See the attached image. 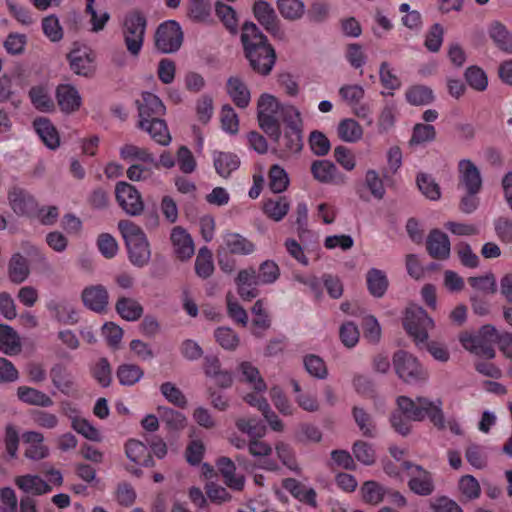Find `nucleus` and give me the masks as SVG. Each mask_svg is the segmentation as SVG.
<instances>
[{
    "instance_id": "nucleus-1",
    "label": "nucleus",
    "mask_w": 512,
    "mask_h": 512,
    "mask_svg": "<svg viewBox=\"0 0 512 512\" xmlns=\"http://www.w3.org/2000/svg\"><path fill=\"white\" fill-rule=\"evenodd\" d=\"M241 43L251 69L261 76H268L276 63V52L256 24H243Z\"/></svg>"
},
{
    "instance_id": "nucleus-2",
    "label": "nucleus",
    "mask_w": 512,
    "mask_h": 512,
    "mask_svg": "<svg viewBox=\"0 0 512 512\" xmlns=\"http://www.w3.org/2000/svg\"><path fill=\"white\" fill-rule=\"evenodd\" d=\"M118 229L125 240L128 258L138 267H145L151 258L150 244L143 229L130 220H121Z\"/></svg>"
},
{
    "instance_id": "nucleus-3",
    "label": "nucleus",
    "mask_w": 512,
    "mask_h": 512,
    "mask_svg": "<svg viewBox=\"0 0 512 512\" xmlns=\"http://www.w3.org/2000/svg\"><path fill=\"white\" fill-rule=\"evenodd\" d=\"M399 410L412 421H423L426 417L439 429H444L445 420L442 411V401H431L426 397H417L415 400L407 396L397 398Z\"/></svg>"
},
{
    "instance_id": "nucleus-4",
    "label": "nucleus",
    "mask_w": 512,
    "mask_h": 512,
    "mask_svg": "<svg viewBox=\"0 0 512 512\" xmlns=\"http://www.w3.org/2000/svg\"><path fill=\"white\" fill-rule=\"evenodd\" d=\"M282 108L283 104L268 93L261 94L257 102L259 126L273 140H278L280 137L279 116Z\"/></svg>"
},
{
    "instance_id": "nucleus-5",
    "label": "nucleus",
    "mask_w": 512,
    "mask_h": 512,
    "mask_svg": "<svg viewBox=\"0 0 512 512\" xmlns=\"http://www.w3.org/2000/svg\"><path fill=\"white\" fill-rule=\"evenodd\" d=\"M435 326L434 321L427 312L420 306H410L405 311L403 327L410 337L413 338L417 348L421 349L422 344L428 340V331Z\"/></svg>"
},
{
    "instance_id": "nucleus-6",
    "label": "nucleus",
    "mask_w": 512,
    "mask_h": 512,
    "mask_svg": "<svg viewBox=\"0 0 512 512\" xmlns=\"http://www.w3.org/2000/svg\"><path fill=\"white\" fill-rule=\"evenodd\" d=\"M146 26V17L139 10L129 12L124 18L122 28L124 43L127 51L134 57H137L142 50Z\"/></svg>"
},
{
    "instance_id": "nucleus-7",
    "label": "nucleus",
    "mask_w": 512,
    "mask_h": 512,
    "mask_svg": "<svg viewBox=\"0 0 512 512\" xmlns=\"http://www.w3.org/2000/svg\"><path fill=\"white\" fill-rule=\"evenodd\" d=\"M393 364L398 377L407 384H418L428 378L427 371L418 359L407 351H397L393 356Z\"/></svg>"
},
{
    "instance_id": "nucleus-8",
    "label": "nucleus",
    "mask_w": 512,
    "mask_h": 512,
    "mask_svg": "<svg viewBox=\"0 0 512 512\" xmlns=\"http://www.w3.org/2000/svg\"><path fill=\"white\" fill-rule=\"evenodd\" d=\"M183 41V32L178 22L168 20L159 25L155 33V45L163 53L177 51Z\"/></svg>"
},
{
    "instance_id": "nucleus-9",
    "label": "nucleus",
    "mask_w": 512,
    "mask_h": 512,
    "mask_svg": "<svg viewBox=\"0 0 512 512\" xmlns=\"http://www.w3.org/2000/svg\"><path fill=\"white\" fill-rule=\"evenodd\" d=\"M118 205L130 216H138L144 210V202L140 192L130 183L120 181L115 187Z\"/></svg>"
},
{
    "instance_id": "nucleus-10",
    "label": "nucleus",
    "mask_w": 512,
    "mask_h": 512,
    "mask_svg": "<svg viewBox=\"0 0 512 512\" xmlns=\"http://www.w3.org/2000/svg\"><path fill=\"white\" fill-rule=\"evenodd\" d=\"M253 12L258 22L274 37L284 38V31L280 27L279 19L273 7L266 1H257L253 6Z\"/></svg>"
},
{
    "instance_id": "nucleus-11",
    "label": "nucleus",
    "mask_w": 512,
    "mask_h": 512,
    "mask_svg": "<svg viewBox=\"0 0 512 512\" xmlns=\"http://www.w3.org/2000/svg\"><path fill=\"white\" fill-rule=\"evenodd\" d=\"M459 187L465 191L480 192L482 177L477 166L469 159H462L458 163Z\"/></svg>"
},
{
    "instance_id": "nucleus-12",
    "label": "nucleus",
    "mask_w": 512,
    "mask_h": 512,
    "mask_svg": "<svg viewBox=\"0 0 512 512\" xmlns=\"http://www.w3.org/2000/svg\"><path fill=\"white\" fill-rule=\"evenodd\" d=\"M8 200L12 210L20 216H31L37 210L35 198L19 187H13L8 192Z\"/></svg>"
},
{
    "instance_id": "nucleus-13",
    "label": "nucleus",
    "mask_w": 512,
    "mask_h": 512,
    "mask_svg": "<svg viewBox=\"0 0 512 512\" xmlns=\"http://www.w3.org/2000/svg\"><path fill=\"white\" fill-rule=\"evenodd\" d=\"M235 283L239 296L245 301H251L258 296L257 285L260 284L254 268L250 267L239 271Z\"/></svg>"
},
{
    "instance_id": "nucleus-14",
    "label": "nucleus",
    "mask_w": 512,
    "mask_h": 512,
    "mask_svg": "<svg viewBox=\"0 0 512 512\" xmlns=\"http://www.w3.org/2000/svg\"><path fill=\"white\" fill-rule=\"evenodd\" d=\"M139 120L155 119L165 114V106L161 99L153 93L144 92L136 101Z\"/></svg>"
},
{
    "instance_id": "nucleus-15",
    "label": "nucleus",
    "mask_w": 512,
    "mask_h": 512,
    "mask_svg": "<svg viewBox=\"0 0 512 512\" xmlns=\"http://www.w3.org/2000/svg\"><path fill=\"white\" fill-rule=\"evenodd\" d=\"M22 440L28 447L25 450V457L34 461L42 460L49 456V448L44 444V435L37 431H26Z\"/></svg>"
},
{
    "instance_id": "nucleus-16",
    "label": "nucleus",
    "mask_w": 512,
    "mask_h": 512,
    "mask_svg": "<svg viewBox=\"0 0 512 512\" xmlns=\"http://www.w3.org/2000/svg\"><path fill=\"white\" fill-rule=\"evenodd\" d=\"M282 487L300 502L313 508L317 507V493L314 488L306 487L295 478L283 479Z\"/></svg>"
},
{
    "instance_id": "nucleus-17",
    "label": "nucleus",
    "mask_w": 512,
    "mask_h": 512,
    "mask_svg": "<svg viewBox=\"0 0 512 512\" xmlns=\"http://www.w3.org/2000/svg\"><path fill=\"white\" fill-rule=\"evenodd\" d=\"M56 98L61 111L67 114L77 111L82 104V98L78 90L69 84H62L57 87Z\"/></svg>"
},
{
    "instance_id": "nucleus-18",
    "label": "nucleus",
    "mask_w": 512,
    "mask_h": 512,
    "mask_svg": "<svg viewBox=\"0 0 512 512\" xmlns=\"http://www.w3.org/2000/svg\"><path fill=\"white\" fill-rule=\"evenodd\" d=\"M427 251L432 258L444 260L450 255V241L448 236L438 230L433 229L426 240Z\"/></svg>"
},
{
    "instance_id": "nucleus-19",
    "label": "nucleus",
    "mask_w": 512,
    "mask_h": 512,
    "mask_svg": "<svg viewBox=\"0 0 512 512\" xmlns=\"http://www.w3.org/2000/svg\"><path fill=\"white\" fill-rule=\"evenodd\" d=\"M70 67L77 75L88 77L94 71L93 61L94 58L91 52L87 49H73L67 56Z\"/></svg>"
},
{
    "instance_id": "nucleus-20",
    "label": "nucleus",
    "mask_w": 512,
    "mask_h": 512,
    "mask_svg": "<svg viewBox=\"0 0 512 512\" xmlns=\"http://www.w3.org/2000/svg\"><path fill=\"white\" fill-rule=\"evenodd\" d=\"M82 301L90 310L101 313L107 307L108 292L102 285L86 287L82 292Z\"/></svg>"
},
{
    "instance_id": "nucleus-21",
    "label": "nucleus",
    "mask_w": 512,
    "mask_h": 512,
    "mask_svg": "<svg viewBox=\"0 0 512 512\" xmlns=\"http://www.w3.org/2000/svg\"><path fill=\"white\" fill-rule=\"evenodd\" d=\"M415 474L408 481L409 489L419 496H429L435 490L432 474L422 466H415Z\"/></svg>"
},
{
    "instance_id": "nucleus-22",
    "label": "nucleus",
    "mask_w": 512,
    "mask_h": 512,
    "mask_svg": "<svg viewBox=\"0 0 512 512\" xmlns=\"http://www.w3.org/2000/svg\"><path fill=\"white\" fill-rule=\"evenodd\" d=\"M139 128L148 132L151 138L162 146H167L171 142L167 124L161 117L139 120Z\"/></svg>"
},
{
    "instance_id": "nucleus-23",
    "label": "nucleus",
    "mask_w": 512,
    "mask_h": 512,
    "mask_svg": "<svg viewBox=\"0 0 512 512\" xmlns=\"http://www.w3.org/2000/svg\"><path fill=\"white\" fill-rule=\"evenodd\" d=\"M171 242L177 257L181 260L189 259L194 254V244L191 236L180 226L172 229Z\"/></svg>"
},
{
    "instance_id": "nucleus-24",
    "label": "nucleus",
    "mask_w": 512,
    "mask_h": 512,
    "mask_svg": "<svg viewBox=\"0 0 512 512\" xmlns=\"http://www.w3.org/2000/svg\"><path fill=\"white\" fill-rule=\"evenodd\" d=\"M46 307L53 317L62 324L73 325L78 322V313L67 300H50Z\"/></svg>"
},
{
    "instance_id": "nucleus-25",
    "label": "nucleus",
    "mask_w": 512,
    "mask_h": 512,
    "mask_svg": "<svg viewBox=\"0 0 512 512\" xmlns=\"http://www.w3.org/2000/svg\"><path fill=\"white\" fill-rule=\"evenodd\" d=\"M313 177L322 183H341L343 177L335 164L328 160H316L311 165Z\"/></svg>"
},
{
    "instance_id": "nucleus-26",
    "label": "nucleus",
    "mask_w": 512,
    "mask_h": 512,
    "mask_svg": "<svg viewBox=\"0 0 512 512\" xmlns=\"http://www.w3.org/2000/svg\"><path fill=\"white\" fill-rule=\"evenodd\" d=\"M274 141L277 142L280 157H289L302 149V130H285L284 135Z\"/></svg>"
},
{
    "instance_id": "nucleus-27",
    "label": "nucleus",
    "mask_w": 512,
    "mask_h": 512,
    "mask_svg": "<svg viewBox=\"0 0 512 512\" xmlns=\"http://www.w3.org/2000/svg\"><path fill=\"white\" fill-rule=\"evenodd\" d=\"M125 452L127 457L138 465L144 467L154 465V459L147 446L138 440L129 439L125 444Z\"/></svg>"
},
{
    "instance_id": "nucleus-28",
    "label": "nucleus",
    "mask_w": 512,
    "mask_h": 512,
    "mask_svg": "<svg viewBox=\"0 0 512 512\" xmlns=\"http://www.w3.org/2000/svg\"><path fill=\"white\" fill-rule=\"evenodd\" d=\"M227 93L238 108H246L251 100L250 90L239 77H230L227 82Z\"/></svg>"
},
{
    "instance_id": "nucleus-29",
    "label": "nucleus",
    "mask_w": 512,
    "mask_h": 512,
    "mask_svg": "<svg viewBox=\"0 0 512 512\" xmlns=\"http://www.w3.org/2000/svg\"><path fill=\"white\" fill-rule=\"evenodd\" d=\"M53 385L64 395H71L74 391V378L63 364H55L50 370Z\"/></svg>"
},
{
    "instance_id": "nucleus-30",
    "label": "nucleus",
    "mask_w": 512,
    "mask_h": 512,
    "mask_svg": "<svg viewBox=\"0 0 512 512\" xmlns=\"http://www.w3.org/2000/svg\"><path fill=\"white\" fill-rule=\"evenodd\" d=\"M17 397L27 405L43 408L51 407L54 403L49 395L29 386H19L17 388Z\"/></svg>"
},
{
    "instance_id": "nucleus-31",
    "label": "nucleus",
    "mask_w": 512,
    "mask_h": 512,
    "mask_svg": "<svg viewBox=\"0 0 512 512\" xmlns=\"http://www.w3.org/2000/svg\"><path fill=\"white\" fill-rule=\"evenodd\" d=\"M34 129L42 142L50 149H56L60 144L58 132L51 121L39 117L33 122Z\"/></svg>"
},
{
    "instance_id": "nucleus-32",
    "label": "nucleus",
    "mask_w": 512,
    "mask_h": 512,
    "mask_svg": "<svg viewBox=\"0 0 512 512\" xmlns=\"http://www.w3.org/2000/svg\"><path fill=\"white\" fill-rule=\"evenodd\" d=\"M15 484L25 493H32L34 495H43L52 490L51 486L38 475L26 474L17 476Z\"/></svg>"
},
{
    "instance_id": "nucleus-33",
    "label": "nucleus",
    "mask_w": 512,
    "mask_h": 512,
    "mask_svg": "<svg viewBox=\"0 0 512 512\" xmlns=\"http://www.w3.org/2000/svg\"><path fill=\"white\" fill-rule=\"evenodd\" d=\"M251 313L253 315L252 325L254 327L252 334L260 338L263 336V332L271 327V318L263 299H259L254 303Z\"/></svg>"
},
{
    "instance_id": "nucleus-34",
    "label": "nucleus",
    "mask_w": 512,
    "mask_h": 512,
    "mask_svg": "<svg viewBox=\"0 0 512 512\" xmlns=\"http://www.w3.org/2000/svg\"><path fill=\"white\" fill-rule=\"evenodd\" d=\"M488 34L498 49L512 54V35L504 24L499 21L492 22Z\"/></svg>"
},
{
    "instance_id": "nucleus-35",
    "label": "nucleus",
    "mask_w": 512,
    "mask_h": 512,
    "mask_svg": "<svg viewBox=\"0 0 512 512\" xmlns=\"http://www.w3.org/2000/svg\"><path fill=\"white\" fill-rule=\"evenodd\" d=\"M238 374L241 381H244L251 385L256 392H264L267 389V385L264 379L261 377L257 367L248 361H244L238 366Z\"/></svg>"
},
{
    "instance_id": "nucleus-36",
    "label": "nucleus",
    "mask_w": 512,
    "mask_h": 512,
    "mask_svg": "<svg viewBox=\"0 0 512 512\" xmlns=\"http://www.w3.org/2000/svg\"><path fill=\"white\" fill-rule=\"evenodd\" d=\"M366 284L369 293L375 298H381L385 295L389 281L384 271L371 268L366 274Z\"/></svg>"
},
{
    "instance_id": "nucleus-37",
    "label": "nucleus",
    "mask_w": 512,
    "mask_h": 512,
    "mask_svg": "<svg viewBox=\"0 0 512 512\" xmlns=\"http://www.w3.org/2000/svg\"><path fill=\"white\" fill-rule=\"evenodd\" d=\"M0 350L10 356L18 354L21 350L19 336L9 325L0 324Z\"/></svg>"
},
{
    "instance_id": "nucleus-38",
    "label": "nucleus",
    "mask_w": 512,
    "mask_h": 512,
    "mask_svg": "<svg viewBox=\"0 0 512 512\" xmlns=\"http://www.w3.org/2000/svg\"><path fill=\"white\" fill-rule=\"evenodd\" d=\"M353 419L359 428L361 434L366 438H375L377 427L372 416L362 407L354 406L352 408Z\"/></svg>"
},
{
    "instance_id": "nucleus-39",
    "label": "nucleus",
    "mask_w": 512,
    "mask_h": 512,
    "mask_svg": "<svg viewBox=\"0 0 512 512\" xmlns=\"http://www.w3.org/2000/svg\"><path fill=\"white\" fill-rule=\"evenodd\" d=\"M290 203L286 197L275 196L264 202V213L272 220L281 221L288 213Z\"/></svg>"
},
{
    "instance_id": "nucleus-40",
    "label": "nucleus",
    "mask_w": 512,
    "mask_h": 512,
    "mask_svg": "<svg viewBox=\"0 0 512 512\" xmlns=\"http://www.w3.org/2000/svg\"><path fill=\"white\" fill-rule=\"evenodd\" d=\"M8 273L12 282L17 284L24 282L30 273L27 259L20 253L13 254L9 261Z\"/></svg>"
},
{
    "instance_id": "nucleus-41",
    "label": "nucleus",
    "mask_w": 512,
    "mask_h": 512,
    "mask_svg": "<svg viewBox=\"0 0 512 512\" xmlns=\"http://www.w3.org/2000/svg\"><path fill=\"white\" fill-rule=\"evenodd\" d=\"M188 15L195 22L206 24L214 22L209 0H189Z\"/></svg>"
},
{
    "instance_id": "nucleus-42",
    "label": "nucleus",
    "mask_w": 512,
    "mask_h": 512,
    "mask_svg": "<svg viewBox=\"0 0 512 512\" xmlns=\"http://www.w3.org/2000/svg\"><path fill=\"white\" fill-rule=\"evenodd\" d=\"M117 313L127 321H136L143 314V307L132 298L121 297L116 303Z\"/></svg>"
},
{
    "instance_id": "nucleus-43",
    "label": "nucleus",
    "mask_w": 512,
    "mask_h": 512,
    "mask_svg": "<svg viewBox=\"0 0 512 512\" xmlns=\"http://www.w3.org/2000/svg\"><path fill=\"white\" fill-rule=\"evenodd\" d=\"M116 376L121 385L133 386L144 376V371L136 364L124 363L118 366Z\"/></svg>"
},
{
    "instance_id": "nucleus-44",
    "label": "nucleus",
    "mask_w": 512,
    "mask_h": 512,
    "mask_svg": "<svg viewBox=\"0 0 512 512\" xmlns=\"http://www.w3.org/2000/svg\"><path fill=\"white\" fill-rule=\"evenodd\" d=\"M226 249L232 254L249 255L255 251V245L238 233L226 235Z\"/></svg>"
},
{
    "instance_id": "nucleus-45",
    "label": "nucleus",
    "mask_w": 512,
    "mask_h": 512,
    "mask_svg": "<svg viewBox=\"0 0 512 512\" xmlns=\"http://www.w3.org/2000/svg\"><path fill=\"white\" fill-rule=\"evenodd\" d=\"M277 458L281 463L296 474L301 473V468L297 462L295 451L292 446L286 442L278 441L275 444Z\"/></svg>"
},
{
    "instance_id": "nucleus-46",
    "label": "nucleus",
    "mask_w": 512,
    "mask_h": 512,
    "mask_svg": "<svg viewBox=\"0 0 512 512\" xmlns=\"http://www.w3.org/2000/svg\"><path fill=\"white\" fill-rule=\"evenodd\" d=\"M120 158L124 161H135L138 160L143 163L154 164L158 167V164L155 163V158L147 149L140 148L133 144H125L120 148Z\"/></svg>"
},
{
    "instance_id": "nucleus-47",
    "label": "nucleus",
    "mask_w": 512,
    "mask_h": 512,
    "mask_svg": "<svg viewBox=\"0 0 512 512\" xmlns=\"http://www.w3.org/2000/svg\"><path fill=\"white\" fill-rule=\"evenodd\" d=\"M338 135L345 141L354 143L361 139L363 129L361 125L354 119H343L338 125Z\"/></svg>"
},
{
    "instance_id": "nucleus-48",
    "label": "nucleus",
    "mask_w": 512,
    "mask_h": 512,
    "mask_svg": "<svg viewBox=\"0 0 512 512\" xmlns=\"http://www.w3.org/2000/svg\"><path fill=\"white\" fill-rule=\"evenodd\" d=\"M352 453L355 459L363 465L371 466L376 462V451L372 444L357 440L352 445Z\"/></svg>"
},
{
    "instance_id": "nucleus-49",
    "label": "nucleus",
    "mask_w": 512,
    "mask_h": 512,
    "mask_svg": "<svg viewBox=\"0 0 512 512\" xmlns=\"http://www.w3.org/2000/svg\"><path fill=\"white\" fill-rule=\"evenodd\" d=\"M29 97L33 106L41 112H50L55 105L47 90L42 86H34L29 91Z\"/></svg>"
},
{
    "instance_id": "nucleus-50",
    "label": "nucleus",
    "mask_w": 512,
    "mask_h": 512,
    "mask_svg": "<svg viewBox=\"0 0 512 512\" xmlns=\"http://www.w3.org/2000/svg\"><path fill=\"white\" fill-rule=\"evenodd\" d=\"M406 100L415 106L427 105L433 102V91L423 85H415L406 91Z\"/></svg>"
},
{
    "instance_id": "nucleus-51",
    "label": "nucleus",
    "mask_w": 512,
    "mask_h": 512,
    "mask_svg": "<svg viewBox=\"0 0 512 512\" xmlns=\"http://www.w3.org/2000/svg\"><path fill=\"white\" fill-rule=\"evenodd\" d=\"M416 183L419 190L426 198L434 201L440 199V187L431 175L419 173L416 177Z\"/></svg>"
},
{
    "instance_id": "nucleus-52",
    "label": "nucleus",
    "mask_w": 512,
    "mask_h": 512,
    "mask_svg": "<svg viewBox=\"0 0 512 512\" xmlns=\"http://www.w3.org/2000/svg\"><path fill=\"white\" fill-rule=\"evenodd\" d=\"M213 271L212 253L207 247H202L195 260V272L199 277L206 279L212 275Z\"/></svg>"
},
{
    "instance_id": "nucleus-53",
    "label": "nucleus",
    "mask_w": 512,
    "mask_h": 512,
    "mask_svg": "<svg viewBox=\"0 0 512 512\" xmlns=\"http://www.w3.org/2000/svg\"><path fill=\"white\" fill-rule=\"evenodd\" d=\"M277 8L285 19H300L305 12V5L300 0H278Z\"/></svg>"
},
{
    "instance_id": "nucleus-54",
    "label": "nucleus",
    "mask_w": 512,
    "mask_h": 512,
    "mask_svg": "<svg viewBox=\"0 0 512 512\" xmlns=\"http://www.w3.org/2000/svg\"><path fill=\"white\" fill-rule=\"evenodd\" d=\"M237 428L251 439L262 438L266 434V426L256 418H240L236 421Z\"/></svg>"
},
{
    "instance_id": "nucleus-55",
    "label": "nucleus",
    "mask_w": 512,
    "mask_h": 512,
    "mask_svg": "<svg viewBox=\"0 0 512 512\" xmlns=\"http://www.w3.org/2000/svg\"><path fill=\"white\" fill-rule=\"evenodd\" d=\"M92 377L97 383L106 388L111 384L112 371L109 361L106 358H100L91 369Z\"/></svg>"
},
{
    "instance_id": "nucleus-56",
    "label": "nucleus",
    "mask_w": 512,
    "mask_h": 512,
    "mask_svg": "<svg viewBox=\"0 0 512 512\" xmlns=\"http://www.w3.org/2000/svg\"><path fill=\"white\" fill-rule=\"evenodd\" d=\"M289 184V178L286 171L275 164L269 171V187L274 193H281L285 191Z\"/></svg>"
},
{
    "instance_id": "nucleus-57",
    "label": "nucleus",
    "mask_w": 512,
    "mask_h": 512,
    "mask_svg": "<svg viewBox=\"0 0 512 512\" xmlns=\"http://www.w3.org/2000/svg\"><path fill=\"white\" fill-rule=\"evenodd\" d=\"M459 491L466 500L479 498L481 487L477 479L472 475H464L459 479Z\"/></svg>"
},
{
    "instance_id": "nucleus-58",
    "label": "nucleus",
    "mask_w": 512,
    "mask_h": 512,
    "mask_svg": "<svg viewBox=\"0 0 512 512\" xmlns=\"http://www.w3.org/2000/svg\"><path fill=\"white\" fill-rule=\"evenodd\" d=\"M286 124L285 130H302V118L300 111L293 105H283L279 121Z\"/></svg>"
},
{
    "instance_id": "nucleus-59",
    "label": "nucleus",
    "mask_w": 512,
    "mask_h": 512,
    "mask_svg": "<svg viewBox=\"0 0 512 512\" xmlns=\"http://www.w3.org/2000/svg\"><path fill=\"white\" fill-rule=\"evenodd\" d=\"M306 371L313 377L325 379L328 376V370L325 362L317 355L310 354L303 360Z\"/></svg>"
},
{
    "instance_id": "nucleus-60",
    "label": "nucleus",
    "mask_w": 512,
    "mask_h": 512,
    "mask_svg": "<svg viewBox=\"0 0 512 512\" xmlns=\"http://www.w3.org/2000/svg\"><path fill=\"white\" fill-rule=\"evenodd\" d=\"M42 30L51 42H59L63 38V29L55 15H49L42 19Z\"/></svg>"
},
{
    "instance_id": "nucleus-61",
    "label": "nucleus",
    "mask_w": 512,
    "mask_h": 512,
    "mask_svg": "<svg viewBox=\"0 0 512 512\" xmlns=\"http://www.w3.org/2000/svg\"><path fill=\"white\" fill-rule=\"evenodd\" d=\"M465 79L469 86L477 91H484L488 86L485 72L477 66H471L466 69Z\"/></svg>"
},
{
    "instance_id": "nucleus-62",
    "label": "nucleus",
    "mask_w": 512,
    "mask_h": 512,
    "mask_svg": "<svg viewBox=\"0 0 512 512\" xmlns=\"http://www.w3.org/2000/svg\"><path fill=\"white\" fill-rule=\"evenodd\" d=\"M436 138L435 127L431 124H416L410 139V145H419Z\"/></svg>"
},
{
    "instance_id": "nucleus-63",
    "label": "nucleus",
    "mask_w": 512,
    "mask_h": 512,
    "mask_svg": "<svg viewBox=\"0 0 512 512\" xmlns=\"http://www.w3.org/2000/svg\"><path fill=\"white\" fill-rule=\"evenodd\" d=\"M71 426L77 433L88 440L96 442L101 440L99 431L85 418H73Z\"/></svg>"
},
{
    "instance_id": "nucleus-64",
    "label": "nucleus",
    "mask_w": 512,
    "mask_h": 512,
    "mask_svg": "<svg viewBox=\"0 0 512 512\" xmlns=\"http://www.w3.org/2000/svg\"><path fill=\"white\" fill-rule=\"evenodd\" d=\"M270 398L276 409L285 416L293 414L294 408L279 386L270 389Z\"/></svg>"
}]
</instances>
